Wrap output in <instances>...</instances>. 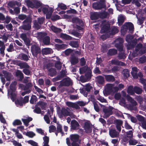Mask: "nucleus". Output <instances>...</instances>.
Segmentation results:
<instances>
[{
	"mask_svg": "<svg viewBox=\"0 0 146 146\" xmlns=\"http://www.w3.org/2000/svg\"><path fill=\"white\" fill-rule=\"evenodd\" d=\"M17 65L19 66L21 68H24L23 72L27 76L30 75L31 71L29 69L30 66L27 63L23 62H19Z\"/></svg>",
	"mask_w": 146,
	"mask_h": 146,
	"instance_id": "f257e3e1",
	"label": "nucleus"
},
{
	"mask_svg": "<svg viewBox=\"0 0 146 146\" xmlns=\"http://www.w3.org/2000/svg\"><path fill=\"white\" fill-rule=\"evenodd\" d=\"M32 19L30 17H28L23 22V24L21 26L22 29L26 31H29L31 28Z\"/></svg>",
	"mask_w": 146,
	"mask_h": 146,
	"instance_id": "f03ea898",
	"label": "nucleus"
},
{
	"mask_svg": "<svg viewBox=\"0 0 146 146\" xmlns=\"http://www.w3.org/2000/svg\"><path fill=\"white\" fill-rule=\"evenodd\" d=\"M57 82L56 83H59ZM60 84L58 85L57 89H60L62 87L64 86H69L72 84V81L69 77L65 78L59 82Z\"/></svg>",
	"mask_w": 146,
	"mask_h": 146,
	"instance_id": "7ed1b4c3",
	"label": "nucleus"
},
{
	"mask_svg": "<svg viewBox=\"0 0 146 146\" xmlns=\"http://www.w3.org/2000/svg\"><path fill=\"white\" fill-rule=\"evenodd\" d=\"M38 37L41 40L44 45H48L50 43V39L49 36H46V34L45 33H40L38 34Z\"/></svg>",
	"mask_w": 146,
	"mask_h": 146,
	"instance_id": "20e7f679",
	"label": "nucleus"
},
{
	"mask_svg": "<svg viewBox=\"0 0 146 146\" xmlns=\"http://www.w3.org/2000/svg\"><path fill=\"white\" fill-rule=\"evenodd\" d=\"M31 50L32 55L34 57H37L38 54H40L41 52L40 47L36 44L32 45L31 47Z\"/></svg>",
	"mask_w": 146,
	"mask_h": 146,
	"instance_id": "39448f33",
	"label": "nucleus"
},
{
	"mask_svg": "<svg viewBox=\"0 0 146 146\" xmlns=\"http://www.w3.org/2000/svg\"><path fill=\"white\" fill-rule=\"evenodd\" d=\"M42 11L43 13L46 14V18L49 19L50 17L53 12L52 8L48 7H42Z\"/></svg>",
	"mask_w": 146,
	"mask_h": 146,
	"instance_id": "423d86ee",
	"label": "nucleus"
},
{
	"mask_svg": "<svg viewBox=\"0 0 146 146\" xmlns=\"http://www.w3.org/2000/svg\"><path fill=\"white\" fill-rule=\"evenodd\" d=\"M92 7L93 9L96 10H101L102 9L106 10V9L105 3L100 2H94L92 4Z\"/></svg>",
	"mask_w": 146,
	"mask_h": 146,
	"instance_id": "0eeeda50",
	"label": "nucleus"
},
{
	"mask_svg": "<svg viewBox=\"0 0 146 146\" xmlns=\"http://www.w3.org/2000/svg\"><path fill=\"white\" fill-rule=\"evenodd\" d=\"M92 88L90 84H86L85 87L80 89V92L85 97H87L88 95V93L90 92Z\"/></svg>",
	"mask_w": 146,
	"mask_h": 146,
	"instance_id": "6e6552de",
	"label": "nucleus"
},
{
	"mask_svg": "<svg viewBox=\"0 0 146 146\" xmlns=\"http://www.w3.org/2000/svg\"><path fill=\"white\" fill-rule=\"evenodd\" d=\"M116 43L115 44V46L119 52L123 51V39L121 37L117 38L115 40Z\"/></svg>",
	"mask_w": 146,
	"mask_h": 146,
	"instance_id": "1a4fd4ad",
	"label": "nucleus"
},
{
	"mask_svg": "<svg viewBox=\"0 0 146 146\" xmlns=\"http://www.w3.org/2000/svg\"><path fill=\"white\" fill-rule=\"evenodd\" d=\"M113 108L110 107L109 108H104L103 109V112L104 113L103 117L104 118L108 117L110 116L113 113L112 110Z\"/></svg>",
	"mask_w": 146,
	"mask_h": 146,
	"instance_id": "9d476101",
	"label": "nucleus"
},
{
	"mask_svg": "<svg viewBox=\"0 0 146 146\" xmlns=\"http://www.w3.org/2000/svg\"><path fill=\"white\" fill-rule=\"evenodd\" d=\"M57 113L60 118H62L63 116L70 115V112L64 108H62L61 110L58 111Z\"/></svg>",
	"mask_w": 146,
	"mask_h": 146,
	"instance_id": "9b49d317",
	"label": "nucleus"
},
{
	"mask_svg": "<svg viewBox=\"0 0 146 146\" xmlns=\"http://www.w3.org/2000/svg\"><path fill=\"white\" fill-rule=\"evenodd\" d=\"M143 46V44L141 43H139L137 44L135 47V51L136 52H138L139 50V53L141 54H143L146 52V49H144Z\"/></svg>",
	"mask_w": 146,
	"mask_h": 146,
	"instance_id": "f8f14e48",
	"label": "nucleus"
},
{
	"mask_svg": "<svg viewBox=\"0 0 146 146\" xmlns=\"http://www.w3.org/2000/svg\"><path fill=\"white\" fill-rule=\"evenodd\" d=\"M109 134L110 137L112 138H117L119 137V133L115 129L109 128Z\"/></svg>",
	"mask_w": 146,
	"mask_h": 146,
	"instance_id": "ddd939ff",
	"label": "nucleus"
},
{
	"mask_svg": "<svg viewBox=\"0 0 146 146\" xmlns=\"http://www.w3.org/2000/svg\"><path fill=\"white\" fill-rule=\"evenodd\" d=\"M84 128L87 133H91L92 131V125L90 123L86 122L84 123Z\"/></svg>",
	"mask_w": 146,
	"mask_h": 146,
	"instance_id": "4468645a",
	"label": "nucleus"
},
{
	"mask_svg": "<svg viewBox=\"0 0 146 146\" xmlns=\"http://www.w3.org/2000/svg\"><path fill=\"white\" fill-rule=\"evenodd\" d=\"M20 37L24 41L26 45L27 46L29 45L30 44L31 41L27 37L26 34L24 33L22 34L21 35Z\"/></svg>",
	"mask_w": 146,
	"mask_h": 146,
	"instance_id": "2eb2a0df",
	"label": "nucleus"
},
{
	"mask_svg": "<svg viewBox=\"0 0 146 146\" xmlns=\"http://www.w3.org/2000/svg\"><path fill=\"white\" fill-rule=\"evenodd\" d=\"M15 76L18 79V80L21 81L24 78V74L19 70H17L15 73Z\"/></svg>",
	"mask_w": 146,
	"mask_h": 146,
	"instance_id": "dca6fc26",
	"label": "nucleus"
},
{
	"mask_svg": "<svg viewBox=\"0 0 146 146\" xmlns=\"http://www.w3.org/2000/svg\"><path fill=\"white\" fill-rule=\"evenodd\" d=\"M79 124L75 120H73L71 122V128L73 130L78 129L79 128Z\"/></svg>",
	"mask_w": 146,
	"mask_h": 146,
	"instance_id": "f3484780",
	"label": "nucleus"
},
{
	"mask_svg": "<svg viewBox=\"0 0 146 146\" xmlns=\"http://www.w3.org/2000/svg\"><path fill=\"white\" fill-rule=\"evenodd\" d=\"M32 86V83L29 82L26 84L25 85L23 84H20L19 85V87L24 90H28Z\"/></svg>",
	"mask_w": 146,
	"mask_h": 146,
	"instance_id": "a211bd4d",
	"label": "nucleus"
},
{
	"mask_svg": "<svg viewBox=\"0 0 146 146\" xmlns=\"http://www.w3.org/2000/svg\"><path fill=\"white\" fill-rule=\"evenodd\" d=\"M111 63L112 64L117 66H124L125 65V64L124 63L122 62L119 61L117 59H113L111 61Z\"/></svg>",
	"mask_w": 146,
	"mask_h": 146,
	"instance_id": "6ab92c4d",
	"label": "nucleus"
},
{
	"mask_svg": "<svg viewBox=\"0 0 146 146\" xmlns=\"http://www.w3.org/2000/svg\"><path fill=\"white\" fill-rule=\"evenodd\" d=\"M137 43V40L134 39L127 45V48L128 50H130L134 48Z\"/></svg>",
	"mask_w": 146,
	"mask_h": 146,
	"instance_id": "aec40b11",
	"label": "nucleus"
},
{
	"mask_svg": "<svg viewBox=\"0 0 146 146\" xmlns=\"http://www.w3.org/2000/svg\"><path fill=\"white\" fill-rule=\"evenodd\" d=\"M72 21L73 22L78 24L81 27H83L84 26V24L83 21L78 17L73 18Z\"/></svg>",
	"mask_w": 146,
	"mask_h": 146,
	"instance_id": "412c9836",
	"label": "nucleus"
},
{
	"mask_svg": "<svg viewBox=\"0 0 146 146\" xmlns=\"http://www.w3.org/2000/svg\"><path fill=\"white\" fill-rule=\"evenodd\" d=\"M106 81L109 82H113L115 80V77L111 75H104Z\"/></svg>",
	"mask_w": 146,
	"mask_h": 146,
	"instance_id": "4be33fe9",
	"label": "nucleus"
},
{
	"mask_svg": "<svg viewBox=\"0 0 146 146\" xmlns=\"http://www.w3.org/2000/svg\"><path fill=\"white\" fill-rule=\"evenodd\" d=\"M52 49L50 48H46L42 49L41 52L42 54L47 55L52 53Z\"/></svg>",
	"mask_w": 146,
	"mask_h": 146,
	"instance_id": "5701e85b",
	"label": "nucleus"
},
{
	"mask_svg": "<svg viewBox=\"0 0 146 146\" xmlns=\"http://www.w3.org/2000/svg\"><path fill=\"white\" fill-rule=\"evenodd\" d=\"M110 27V26L109 25L105 24L104 25L100 31V33H107Z\"/></svg>",
	"mask_w": 146,
	"mask_h": 146,
	"instance_id": "b1692460",
	"label": "nucleus"
},
{
	"mask_svg": "<svg viewBox=\"0 0 146 146\" xmlns=\"http://www.w3.org/2000/svg\"><path fill=\"white\" fill-rule=\"evenodd\" d=\"M90 18L92 20L98 19L99 17V12H94L90 14Z\"/></svg>",
	"mask_w": 146,
	"mask_h": 146,
	"instance_id": "393cba45",
	"label": "nucleus"
},
{
	"mask_svg": "<svg viewBox=\"0 0 146 146\" xmlns=\"http://www.w3.org/2000/svg\"><path fill=\"white\" fill-rule=\"evenodd\" d=\"M105 10L103 12H99V17L102 19L106 18L109 15V14L108 12L106 11Z\"/></svg>",
	"mask_w": 146,
	"mask_h": 146,
	"instance_id": "a878e982",
	"label": "nucleus"
},
{
	"mask_svg": "<svg viewBox=\"0 0 146 146\" xmlns=\"http://www.w3.org/2000/svg\"><path fill=\"white\" fill-rule=\"evenodd\" d=\"M96 82L99 84H102L104 82V78L102 76L99 75L96 78Z\"/></svg>",
	"mask_w": 146,
	"mask_h": 146,
	"instance_id": "bb28decb",
	"label": "nucleus"
},
{
	"mask_svg": "<svg viewBox=\"0 0 146 146\" xmlns=\"http://www.w3.org/2000/svg\"><path fill=\"white\" fill-rule=\"evenodd\" d=\"M70 137L72 142H77L78 141L79 136L77 134H71L70 135Z\"/></svg>",
	"mask_w": 146,
	"mask_h": 146,
	"instance_id": "cd10ccee",
	"label": "nucleus"
},
{
	"mask_svg": "<svg viewBox=\"0 0 146 146\" xmlns=\"http://www.w3.org/2000/svg\"><path fill=\"white\" fill-rule=\"evenodd\" d=\"M127 27V29L129 30L130 32H132L134 31V27L133 25L131 22L127 23L125 24Z\"/></svg>",
	"mask_w": 146,
	"mask_h": 146,
	"instance_id": "c85d7f7f",
	"label": "nucleus"
},
{
	"mask_svg": "<svg viewBox=\"0 0 146 146\" xmlns=\"http://www.w3.org/2000/svg\"><path fill=\"white\" fill-rule=\"evenodd\" d=\"M21 120L24 125L26 127H27L29 125V122L33 120V118L31 117H28V118L26 119H22Z\"/></svg>",
	"mask_w": 146,
	"mask_h": 146,
	"instance_id": "c756f323",
	"label": "nucleus"
},
{
	"mask_svg": "<svg viewBox=\"0 0 146 146\" xmlns=\"http://www.w3.org/2000/svg\"><path fill=\"white\" fill-rule=\"evenodd\" d=\"M68 44L72 47L77 48L79 46L78 41H71Z\"/></svg>",
	"mask_w": 146,
	"mask_h": 146,
	"instance_id": "7c9ffc66",
	"label": "nucleus"
},
{
	"mask_svg": "<svg viewBox=\"0 0 146 146\" xmlns=\"http://www.w3.org/2000/svg\"><path fill=\"white\" fill-rule=\"evenodd\" d=\"M48 71V75L51 77L55 76L56 73L55 69L53 68L49 69Z\"/></svg>",
	"mask_w": 146,
	"mask_h": 146,
	"instance_id": "2f4dec72",
	"label": "nucleus"
},
{
	"mask_svg": "<svg viewBox=\"0 0 146 146\" xmlns=\"http://www.w3.org/2000/svg\"><path fill=\"white\" fill-rule=\"evenodd\" d=\"M17 84V82L14 81L12 82L10 85L9 88L12 92H15L16 90V86Z\"/></svg>",
	"mask_w": 146,
	"mask_h": 146,
	"instance_id": "473e14b6",
	"label": "nucleus"
},
{
	"mask_svg": "<svg viewBox=\"0 0 146 146\" xmlns=\"http://www.w3.org/2000/svg\"><path fill=\"white\" fill-rule=\"evenodd\" d=\"M60 37L62 39L65 40H71L72 39V37L66 34H64L62 33H61Z\"/></svg>",
	"mask_w": 146,
	"mask_h": 146,
	"instance_id": "72a5a7b5",
	"label": "nucleus"
},
{
	"mask_svg": "<svg viewBox=\"0 0 146 146\" xmlns=\"http://www.w3.org/2000/svg\"><path fill=\"white\" fill-rule=\"evenodd\" d=\"M125 18L124 16L121 15L118 17V23L119 26L122 25L124 21Z\"/></svg>",
	"mask_w": 146,
	"mask_h": 146,
	"instance_id": "f704fd0d",
	"label": "nucleus"
},
{
	"mask_svg": "<svg viewBox=\"0 0 146 146\" xmlns=\"http://www.w3.org/2000/svg\"><path fill=\"white\" fill-rule=\"evenodd\" d=\"M117 53V50L114 48H111L110 49L107 53V54L109 56H113L115 55Z\"/></svg>",
	"mask_w": 146,
	"mask_h": 146,
	"instance_id": "c9c22d12",
	"label": "nucleus"
},
{
	"mask_svg": "<svg viewBox=\"0 0 146 146\" xmlns=\"http://www.w3.org/2000/svg\"><path fill=\"white\" fill-rule=\"evenodd\" d=\"M46 104V103L42 101H39L36 104V105L37 106H40L42 110H45Z\"/></svg>",
	"mask_w": 146,
	"mask_h": 146,
	"instance_id": "e433bc0d",
	"label": "nucleus"
},
{
	"mask_svg": "<svg viewBox=\"0 0 146 146\" xmlns=\"http://www.w3.org/2000/svg\"><path fill=\"white\" fill-rule=\"evenodd\" d=\"M78 61V58L74 56L72 57L70 60L71 64L72 65H74L77 64Z\"/></svg>",
	"mask_w": 146,
	"mask_h": 146,
	"instance_id": "4c0bfd02",
	"label": "nucleus"
},
{
	"mask_svg": "<svg viewBox=\"0 0 146 146\" xmlns=\"http://www.w3.org/2000/svg\"><path fill=\"white\" fill-rule=\"evenodd\" d=\"M126 55L123 51L119 52L118 55V59L119 60L125 59L126 57Z\"/></svg>",
	"mask_w": 146,
	"mask_h": 146,
	"instance_id": "58836bf2",
	"label": "nucleus"
},
{
	"mask_svg": "<svg viewBox=\"0 0 146 146\" xmlns=\"http://www.w3.org/2000/svg\"><path fill=\"white\" fill-rule=\"evenodd\" d=\"M67 45L64 44H55V47L58 50L60 49H64L67 47Z\"/></svg>",
	"mask_w": 146,
	"mask_h": 146,
	"instance_id": "ea45409f",
	"label": "nucleus"
},
{
	"mask_svg": "<svg viewBox=\"0 0 146 146\" xmlns=\"http://www.w3.org/2000/svg\"><path fill=\"white\" fill-rule=\"evenodd\" d=\"M50 28L51 30L53 32L56 33H60L62 31V30L61 29L58 28L54 25L51 26Z\"/></svg>",
	"mask_w": 146,
	"mask_h": 146,
	"instance_id": "a19ab883",
	"label": "nucleus"
},
{
	"mask_svg": "<svg viewBox=\"0 0 146 146\" xmlns=\"http://www.w3.org/2000/svg\"><path fill=\"white\" fill-rule=\"evenodd\" d=\"M134 93H136L138 94H141L142 92V90L139 86L134 87Z\"/></svg>",
	"mask_w": 146,
	"mask_h": 146,
	"instance_id": "79ce46f5",
	"label": "nucleus"
},
{
	"mask_svg": "<svg viewBox=\"0 0 146 146\" xmlns=\"http://www.w3.org/2000/svg\"><path fill=\"white\" fill-rule=\"evenodd\" d=\"M127 92L131 95H133L134 94V87L132 86H128L127 89Z\"/></svg>",
	"mask_w": 146,
	"mask_h": 146,
	"instance_id": "37998d69",
	"label": "nucleus"
},
{
	"mask_svg": "<svg viewBox=\"0 0 146 146\" xmlns=\"http://www.w3.org/2000/svg\"><path fill=\"white\" fill-rule=\"evenodd\" d=\"M56 131H57V132L60 133L62 134V136H63L64 134V132L62 130V126L60 124H58L57 125L56 129Z\"/></svg>",
	"mask_w": 146,
	"mask_h": 146,
	"instance_id": "c03bdc74",
	"label": "nucleus"
},
{
	"mask_svg": "<svg viewBox=\"0 0 146 146\" xmlns=\"http://www.w3.org/2000/svg\"><path fill=\"white\" fill-rule=\"evenodd\" d=\"M37 100V97L35 95H32L30 100V102L31 104H33L35 103Z\"/></svg>",
	"mask_w": 146,
	"mask_h": 146,
	"instance_id": "a18cd8bd",
	"label": "nucleus"
},
{
	"mask_svg": "<svg viewBox=\"0 0 146 146\" xmlns=\"http://www.w3.org/2000/svg\"><path fill=\"white\" fill-rule=\"evenodd\" d=\"M122 73L125 78H127L129 76V72L127 69H124L122 72Z\"/></svg>",
	"mask_w": 146,
	"mask_h": 146,
	"instance_id": "49530a36",
	"label": "nucleus"
},
{
	"mask_svg": "<svg viewBox=\"0 0 146 146\" xmlns=\"http://www.w3.org/2000/svg\"><path fill=\"white\" fill-rule=\"evenodd\" d=\"M92 73L91 70H89L85 73V76L87 80H90L91 78V77L92 76Z\"/></svg>",
	"mask_w": 146,
	"mask_h": 146,
	"instance_id": "de8ad7c7",
	"label": "nucleus"
},
{
	"mask_svg": "<svg viewBox=\"0 0 146 146\" xmlns=\"http://www.w3.org/2000/svg\"><path fill=\"white\" fill-rule=\"evenodd\" d=\"M127 30L128 29L127 27L125 25H124L121 27V31L122 34L125 35L127 33Z\"/></svg>",
	"mask_w": 146,
	"mask_h": 146,
	"instance_id": "09e8293b",
	"label": "nucleus"
},
{
	"mask_svg": "<svg viewBox=\"0 0 146 146\" xmlns=\"http://www.w3.org/2000/svg\"><path fill=\"white\" fill-rule=\"evenodd\" d=\"M22 123L20 120L16 119L15 120L13 123V125L14 126L21 125Z\"/></svg>",
	"mask_w": 146,
	"mask_h": 146,
	"instance_id": "8fccbe9b",
	"label": "nucleus"
},
{
	"mask_svg": "<svg viewBox=\"0 0 146 146\" xmlns=\"http://www.w3.org/2000/svg\"><path fill=\"white\" fill-rule=\"evenodd\" d=\"M80 65L82 66H84L86 64V61L84 57L80 59Z\"/></svg>",
	"mask_w": 146,
	"mask_h": 146,
	"instance_id": "3c124183",
	"label": "nucleus"
},
{
	"mask_svg": "<svg viewBox=\"0 0 146 146\" xmlns=\"http://www.w3.org/2000/svg\"><path fill=\"white\" fill-rule=\"evenodd\" d=\"M37 105L35 106V108L33 110L34 113L37 114H40L41 113V111L40 108L37 106Z\"/></svg>",
	"mask_w": 146,
	"mask_h": 146,
	"instance_id": "603ef678",
	"label": "nucleus"
},
{
	"mask_svg": "<svg viewBox=\"0 0 146 146\" xmlns=\"http://www.w3.org/2000/svg\"><path fill=\"white\" fill-rule=\"evenodd\" d=\"M126 137L130 139L132 138L133 137V132L132 130L126 132Z\"/></svg>",
	"mask_w": 146,
	"mask_h": 146,
	"instance_id": "864d4df0",
	"label": "nucleus"
},
{
	"mask_svg": "<svg viewBox=\"0 0 146 146\" xmlns=\"http://www.w3.org/2000/svg\"><path fill=\"white\" fill-rule=\"evenodd\" d=\"M27 136L30 138H32L35 135V134L31 131H27L26 134Z\"/></svg>",
	"mask_w": 146,
	"mask_h": 146,
	"instance_id": "5fc2aeb1",
	"label": "nucleus"
},
{
	"mask_svg": "<svg viewBox=\"0 0 146 146\" xmlns=\"http://www.w3.org/2000/svg\"><path fill=\"white\" fill-rule=\"evenodd\" d=\"M58 7L61 9L66 10L67 9L66 6L62 3H59L58 4Z\"/></svg>",
	"mask_w": 146,
	"mask_h": 146,
	"instance_id": "6e6d98bb",
	"label": "nucleus"
},
{
	"mask_svg": "<svg viewBox=\"0 0 146 146\" xmlns=\"http://www.w3.org/2000/svg\"><path fill=\"white\" fill-rule=\"evenodd\" d=\"M87 70V68L86 66L80 68L79 69L80 73L81 74H84L86 72Z\"/></svg>",
	"mask_w": 146,
	"mask_h": 146,
	"instance_id": "4d7b16f0",
	"label": "nucleus"
},
{
	"mask_svg": "<svg viewBox=\"0 0 146 146\" xmlns=\"http://www.w3.org/2000/svg\"><path fill=\"white\" fill-rule=\"evenodd\" d=\"M51 19L52 21H55L60 19V17L57 15H55L52 16L51 17Z\"/></svg>",
	"mask_w": 146,
	"mask_h": 146,
	"instance_id": "13d9d810",
	"label": "nucleus"
},
{
	"mask_svg": "<svg viewBox=\"0 0 146 146\" xmlns=\"http://www.w3.org/2000/svg\"><path fill=\"white\" fill-rule=\"evenodd\" d=\"M49 128V132L50 133H51V132H54L56 131V127L54 125H52L50 126Z\"/></svg>",
	"mask_w": 146,
	"mask_h": 146,
	"instance_id": "bf43d9fd",
	"label": "nucleus"
},
{
	"mask_svg": "<svg viewBox=\"0 0 146 146\" xmlns=\"http://www.w3.org/2000/svg\"><path fill=\"white\" fill-rule=\"evenodd\" d=\"M73 52V50L71 48H68L64 52L65 54L67 56H68L70 54Z\"/></svg>",
	"mask_w": 146,
	"mask_h": 146,
	"instance_id": "052dcab7",
	"label": "nucleus"
},
{
	"mask_svg": "<svg viewBox=\"0 0 146 146\" xmlns=\"http://www.w3.org/2000/svg\"><path fill=\"white\" fill-rule=\"evenodd\" d=\"M28 143L33 146H38L37 143L33 140H30L28 141Z\"/></svg>",
	"mask_w": 146,
	"mask_h": 146,
	"instance_id": "680f3d73",
	"label": "nucleus"
},
{
	"mask_svg": "<svg viewBox=\"0 0 146 146\" xmlns=\"http://www.w3.org/2000/svg\"><path fill=\"white\" fill-rule=\"evenodd\" d=\"M145 17H142L141 18L138 19V23L139 25H141L143 23L144 21L145 20Z\"/></svg>",
	"mask_w": 146,
	"mask_h": 146,
	"instance_id": "e2e57ef3",
	"label": "nucleus"
},
{
	"mask_svg": "<svg viewBox=\"0 0 146 146\" xmlns=\"http://www.w3.org/2000/svg\"><path fill=\"white\" fill-rule=\"evenodd\" d=\"M21 58L22 60L25 61H27L29 60L28 56L25 54H22Z\"/></svg>",
	"mask_w": 146,
	"mask_h": 146,
	"instance_id": "0e129e2a",
	"label": "nucleus"
},
{
	"mask_svg": "<svg viewBox=\"0 0 146 146\" xmlns=\"http://www.w3.org/2000/svg\"><path fill=\"white\" fill-rule=\"evenodd\" d=\"M146 62V56H142L139 59V62L141 63H143Z\"/></svg>",
	"mask_w": 146,
	"mask_h": 146,
	"instance_id": "69168bd1",
	"label": "nucleus"
},
{
	"mask_svg": "<svg viewBox=\"0 0 146 146\" xmlns=\"http://www.w3.org/2000/svg\"><path fill=\"white\" fill-rule=\"evenodd\" d=\"M114 85L112 84H109L107 85L106 89L110 91V92H112L113 87Z\"/></svg>",
	"mask_w": 146,
	"mask_h": 146,
	"instance_id": "338daca9",
	"label": "nucleus"
},
{
	"mask_svg": "<svg viewBox=\"0 0 146 146\" xmlns=\"http://www.w3.org/2000/svg\"><path fill=\"white\" fill-rule=\"evenodd\" d=\"M42 3L39 2H35L33 4V6L36 8H38L41 7Z\"/></svg>",
	"mask_w": 146,
	"mask_h": 146,
	"instance_id": "774afa93",
	"label": "nucleus"
}]
</instances>
